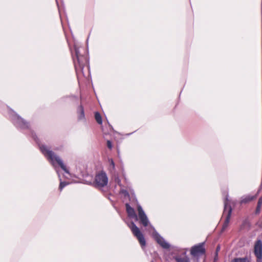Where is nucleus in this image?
Wrapping results in <instances>:
<instances>
[{
  "label": "nucleus",
  "mask_w": 262,
  "mask_h": 262,
  "mask_svg": "<svg viewBox=\"0 0 262 262\" xmlns=\"http://www.w3.org/2000/svg\"><path fill=\"white\" fill-rule=\"evenodd\" d=\"M40 149L41 152L44 155V156L47 157V158L50 161V162L52 163V165L54 167L56 172L58 174L59 179L60 181V185H59V189L61 191L66 186L68 185L70 183L67 182H62L61 181V179L60 177V175L59 173L58 170L56 168L55 164L57 163L60 167L63 169V170L69 176L70 172L68 169L67 168L66 165L64 164L62 160L59 157L56 156L54 152L50 149V148L47 147L46 145H42L40 146Z\"/></svg>",
  "instance_id": "1"
},
{
  "label": "nucleus",
  "mask_w": 262,
  "mask_h": 262,
  "mask_svg": "<svg viewBox=\"0 0 262 262\" xmlns=\"http://www.w3.org/2000/svg\"><path fill=\"white\" fill-rule=\"evenodd\" d=\"M108 181L106 173L103 171H101L96 173L93 185L96 188H101L107 185Z\"/></svg>",
  "instance_id": "3"
},
{
  "label": "nucleus",
  "mask_w": 262,
  "mask_h": 262,
  "mask_svg": "<svg viewBox=\"0 0 262 262\" xmlns=\"http://www.w3.org/2000/svg\"><path fill=\"white\" fill-rule=\"evenodd\" d=\"M108 162H109L111 166H112V169H115V163H114L113 160L112 159H109Z\"/></svg>",
  "instance_id": "17"
},
{
  "label": "nucleus",
  "mask_w": 262,
  "mask_h": 262,
  "mask_svg": "<svg viewBox=\"0 0 262 262\" xmlns=\"http://www.w3.org/2000/svg\"><path fill=\"white\" fill-rule=\"evenodd\" d=\"M95 118L98 124H102V120L101 116L98 112L95 113Z\"/></svg>",
  "instance_id": "15"
},
{
  "label": "nucleus",
  "mask_w": 262,
  "mask_h": 262,
  "mask_svg": "<svg viewBox=\"0 0 262 262\" xmlns=\"http://www.w3.org/2000/svg\"><path fill=\"white\" fill-rule=\"evenodd\" d=\"M257 205H258L259 206H261V205H262V196L259 198L258 201Z\"/></svg>",
  "instance_id": "19"
},
{
  "label": "nucleus",
  "mask_w": 262,
  "mask_h": 262,
  "mask_svg": "<svg viewBox=\"0 0 262 262\" xmlns=\"http://www.w3.org/2000/svg\"><path fill=\"white\" fill-rule=\"evenodd\" d=\"M261 206H259L258 205H257L256 207V213H259L260 210Z\"/></svg>",
  "instance_id": "22"
},
{
  "label": "nucleus",
  "mask_w": 262,
  "mask_h": 262,
  "mask_svg": "<svg viewBox=\"0 0 262 262\" xmlns=\"http://www.w3.org/2000/svg\"><path fill=\"white\" fill-rule=\"evenodd\" d=\"M129 228L130 229L133 234L137 237L139 242L142 248L143 249L146 245V241L143 236V234L141 232L139 228L135 225L134 222H131L130 224H127Z\"/></svg>",
  "instance_id": "4"
},
{
  "label": "nucleus",
  "mask_w": 262,
  "mask_h": 262,
  "mask_svg": "<svg viewBox=\"0 0 262 262\" xmlns=\"http://www.w3.org/2000/svg\"><path fill=\"white\" fill-rule=\"evenodd\" d=\"M107 146L108 148L112 149V142L110 140H108L107 141Z\"/></svg>",
  "instance_id": "18"
},
{
  "label": "nucleus",
  "mask_w": 262,
  "mask_h": 262,
  "mask_svg": "<svg viewBox=\"0 0 262 262\" xmlns=\"http://www.w3.org/2000/svg\"><path fill=\"white\" fill-rule=\"evenodd\" d=\"M254 254L256 256H262V242L257 240L254 245Z\"/></svg>",
  "instance_id": "10"
},
{
  "label": "nucleus",
  "mask_w": 262,
  "mask_h": 262,
  "mask_svg": "<svg viewBox=\"0 0 262 262\" xmlns=\"http://www.w3.org/2000/svg\"><path fill=\"white\" fill-rule=\"evenodd\" d=\"M231 262H249V260L246 257L235 258H234Z\"/></svg>",
  "instance_id": "16"
},
{
  "label": "nucleus",
  "mask_w": 262,
  "mask_h": 262,
  "mask_svg": "<svg viewBox=\"0 0 262 262\" xmlns=\"http://www.w3.org/2000/svg\"><path fill=\"white\" fill-rule=\"evenodd\" d=\"M149 227L152 230L153 232L152 236L156 242L164 249H168L170 247V245L152 227L149 225Z\"/></svg>",
  "instance_id": "6"
},
{
  "label": "nucleus",
  "mask_w": 262,
  "mask_h": 262,
  "mask_svg": "<svg viewBox=\"0 0 262 262\" xmlns=\"http://www.w3.org/2000/svg\"><path fill=\"white\" fill-rule=\"evenodd\" d=\"M12 120L14 125L17 127L21 128L28 127V123L17 114H15L13 116Z\"/></svg>",
  "instance_id": "8"
},
{
  "label": "nucleus",
  "mask_w": 262,
  "mask_h": 262,
  "mask_svg": "<svg viewBox=\"0 0 262 262\" xmlns=\"http://www.w3.org/2000/svg\"><path fill=\"white\" fill-rule=\"evenodd\" d=\"M256 197V195L252 196L250 195H248L246 196H244L242 198L241 200V203H247L253 199H254Z\"/></svg>",
  "instance_id": "13"
},
{
  "label": "nucleus",
  "mask_w": 262,
  "mask_h": 262,
  "mask_svg": "<svg viewBox=\"0 0 262 262\" xmlns=\"http://www.w3.org/2000/svg\"><path fill=\"white\" fill-rule=\"evenodd\" d=\"M220 246H218L217 247H216V252H215V256L217 257V253L218 252L220 251Z\"/></svg>",
  "instance_id": "21"
},
{
  "label": "nucleus",
  "mask_w": 262,
  "mask_h": 262,
  "mask_svg": "<svg viewBox=\"0 0 262 262\" xmlns=\"http://www.w3.org/2000/svg\"><path fill=\"white\" fill-rule=\"evenodd\" d=\"M204 245V243H201L197 245L193 246L191 249V254L193 256H198L205 254V249Z\"/></svg>",
  "instance_id": "7"
},
{
  "label": "nucleus",
  "mask_w": 262,
  "mask_h": 262,
  "mask_svg": "<svg viewBox=\"0 0 262 262\" xmlns=\"http://www.w3.org/2000/svg\"><path fill=\"white\" fill-rule=\"evenodd\" d=\"M126 208L128 216L130 218H134L137 220V216L135 213L134 208L130 207L128 204H126Z\"/></svg>",
  "instance_id": "11"
},
{
  "label": "nucleus",
  "mask_w": 262,
  "mask_h": 262,
  "mask_svg": "<svg viewBox=\"0 0 262 262\" xmlns=\"http://www.w3.org/2000/svg\"><path fill=\"white\" fill-rule=\"evenodd\" d=\"M257 258V262H262V256H256Z\"/></svg>",
  "instance_id": "20"
},
{
  "label": "nucleus",
  "mask_w": 262,
  "mask_h": 262,
  "mask_svg": "<svg viewBox=\"0 0 262 262\" xmlns=\"http://www.w3.org/2000/svg\"><path fill=\"white\" fill-rule=\"evenodd\" d=\"M230 201L227 198L224 200V210L223 215L226 216V219L223 224L222 230H225L228 226L231 215L232 208L229 205Z\"/></svg>",
  "instance_id": "5"
},
{
  "label": "nucleus",
  "mask_w": 262,
  "mask_h": 262,
  "mask_svg": "<svg viewBox=\"0 0 262 262\" xmlns=\"http://www.w3.org/2000/svg\"><path fill=\"white\" fill-rule=\"evenodd\" d=\"M75 57H73V60L75 66V68L77 75L82 74L84 75L83 72V68L84 66L88 63V59L86 56L81 55L80 54L79 49L75 46Z\"/></svg>",
  "instance_id": "2"
},
{
  "label": "nucleus",
  "mask_w": 262,
  "mask_h": 262,
  "mask_svg": "<svg viewBox=\"0 0 262 262\" xmlns=\"http://www.w3.org/2000/svg\"><path fill=\"white\" fill-rule=\"evenodd\" d=\"M186 252H184L183 253V256H176L174 257V259L177 262H188L189 258L186 255Z\"/></svg>",
  "instance_id": "12"
},
{
  "label": "nucleus",
  "mask_w": 262,
  "mask_h": 262,
  "mask_svg": "<svg viewBox=\"0 0 262 262\" xmlns=\"http://www.w3.org/2000/svg\"><path fill=\"white\" fill-rule=\"evenodd\" d=\"M137 209L138 211V215L140 220L141 223L144 226L146 227L149 224L148 219L143 210L140 205L138 204L137 206Z\"/></svg>",
  "instance_id": "9"
},
{
  "label": "nucleus",
  "mask_w": 262,
  "mask_h": 262,
  "mask_svg": "<svg viewBox=\"0 0 262 262\" xmlns=\"http://www.w3.org/2000/svg\"><path fill=\"white\" fill-rule=\"evenodd\" d=\"M57 4H58V0H56Z\"/></svg>",
  "instance_id": "23"
},
{
  "label": "nucleus",
  "mask_w": 262,
  "mask_h": 262,
  "mask_svg": "<svg viewBox=\"0 0 262 262\" xmlns=\"http://www.w3.org/2000/svg\"><path fill=\"white\" fill-rule=\"evenodd\" d=\"M77 112L78 114V119L80 120H84L85 119L84 112L83 108L81 105L78 107Z\"/></svg>",
  "instance_id": "14"
}]
</instances>
